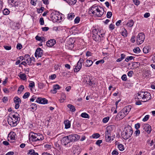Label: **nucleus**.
Wrapping results in <instances>:
<instances>
[{"mask_svg": "<svg viewBox=\"0 0 155 155\" xmlns=\"http://www.w3.org/2000/svg\"><path fill=\"white\" fill-rule=\"evenodd\" d=\"M36 102L42 104H45L48 103V100L45 98H42L41 97H38L37 98Z\"/></svg>", "mask_w": 155, "mask_h": 155, "instance_id": "14", "label": "nucleus"}, {"mask_svg": "<svg viewBox=\"0 0 155 155\" xmlns=\"http://www.w3.org/2000/svg\"><path fill=\"white\" fill-rule=\"evenodd\" d=\"M44 147L45 150H48L51 149L52 146L51 145L49 144L46 143L44 145Z\"/></svg>", "mask_w": 155, "mask_h": 155, "instance_id": "27", "label": "nucleus"}, {"mask_svg": "<svg viewBox=\"0 0 155 155\" xmlns=\"http://www.w3.org/2000/svg\"><path fill=\"white\" fill-rule=\"evenodd\" d=\"M110 127H108L107 128L105 133L106 140L107 142L110 141L111 139Z\"/></svg>", "mask_w": 155, "mask_h": 155, "instance_id": "7", "label": "nucleus"}, {"mask_svg": "<svg viewBox=\"0 0 155 155\" xmlns=\"http://www.w3.org/2000/svg\"><path fill=\"white\" fill-rule=\"evenodd\" d=\"M53 88H54V89H56V90L59 89L60 87L58 84H56L53 86Z\"/></svg>", "mask_w": 155, "mask_h": 155, "instance_id": "55", "label": "nucleus"}, {"mask_svg": "<svg viewBox=\"0 0 155 155\" xmlns=\"http://www.w3.org/2000/svg\"><path fill=\"white\" fill-rule=\"evenodd\" d=\"M24 90V87L23 85H21L18 88V92L19 94H21Z\"/></svg>", "mask_w": 155, "mask_h": 155, "instance_id": "33", "label": "nucleus"}, {"mask_svg": "<svg viewBox=\"0 0 155 155\" xmlns=\"http://www.w3.org/2000/svg\"><path fill=\"white\" fill-rule=\"evenodd\" d=\"M14 101L15 104H20L21 102L20 99L18 97H15L14 98Z\"/></svg>", "mask_w": 155, "mask_h": 155, "instance_id": "29", "label": "nucleus"}, {"mask_svg": "<svg viewBox=\"0 0 155 155\" xmlns=\"http://www.w3.org/2000/svg\"><path fill=\"white\" fill-rule=\"evenodd\" d=\"M30 95V93L28 92H27L25 93L23 96V98L24 99H26Z\"/></svg>", "mask_w": 155, "mask_h": 155, "instance_id": "44", "label": "nucleus"}, {"mask_svg": "<svg viewBox=\"0 0 155 155\" xmlns=\"http://www.w3.org/2000/svg\"><path fill=\"white\" fill-rule=\"evenodd\" d=\"M2 101L3 102L5 103L8 100V97H4L2 99Z\"/></svg>", "mask_w": 155, "mask_h": 155, "instance_id": "64", "label": "nucleus"}, {"mask_svg": "<svg viewBox=\"0 0 155 155\" xmlns=\"http://www.w3.org/2000/svg\"><path fill=\"white\" fill-rule=\"evenodd\" d=\"M45 85L42 83L39 82L38 83V87L40 89H42L45 86Z\"/></svg>", "mask_w": 155, "mask_h": 155, "instance_id": "39", "label": "nucleus"}, {"mask_svg": "<svg viewBox=\"0 0 155 155\" xmlns=\"http://www.w3.org/2000/svg\"><path fill=\"white\" fill-rule=\"evenodd\" d=\"M18 76L19 78L23 80H25L26 79V75L24 74L20 73Z\"/></svg>", "mask_w": 155, "mask_h": 155, "instance_id": "28", "label": "nucleus"}, {"mask_svg": "<svg viewBox=\"0 0 155 155\" xmlns=\"http://www.w3.org/2000/svg\"><path fill=\"white\" fill-rule=\"evenodd\" d=\"M84 81L87 84L92 86V85L94 84V82L92 81V79L90 76H86L85 77H84Z\"/></svg>", "mask_w": 155, "mask_h": 155, "instance_id": "9", "label": "nucleus"}, {"mask_svg": "<svg viewBox=\"0 0 155 155\" xmlns=\"http://www.w3.org/2000/svg\"><path fill=\"white\" fill-rule=\"evenodd\" d=\"M143 51L144 53H148L149 51V47L147 46L144 47Z\"/></svg>", "mask_w": 155, "mask_h": 155, "instance_id": "37", "label": "nucleus"}, {"mask_svg": "<svg viewBox=\"0 0 155 155\" xmlns=\"http://www.w3.org/2000/svg\"><path fill=\"white\" fill-rule=\"evenodd\" d=\"M130 106H128L125 107L122 110V111L124 112V113L127 115L130 110Z\"/></svg>", "mask_w": 155, "mask_h": 155, "instance_id": "21", "label": "nucleus"}, {"mask_svg": "<svg viewBox=\"0 0 155 155\" xmlns=\"http://www.w3.org/2000/svg\"><path fill=\"white\" fill-rule=\"evenodd\" d=\"M112 15V13L110 12H108L107 14V17L108 18H110Z\"/></svg>", "mask_w": 155, "mask_h": 155, "instance_id": "53", "label": "nucleus"}, {"mask_svg": "<svg viewBox=\"0 0 155 155\" xmlns=\"http://www.w3.org/2000/svg\"><path fill=\"white\" fill-rule=\"evenodd\" d=\"M65 124V128L66 129H68L71 127V122L68 120H65L64 122Z\"/></svg>", "mask_w": 155, "mask_h": 155, "instance_id": "23", "label": "nucleus"}, {"mask_svg": "<svg viewBox=\"0 0 155 155\" xmlns=\"http://www.w3.org/2000/svg\"><path fill=\"white\" fill-rule=\"evenodd\" d=\"M93 62L91 60H87L85 62V66L87 67L91 66L93 64Z\"/></svg>", "mask_w": 155, "mask_h": 155, "instance_id": "24", "label": "nucleus"}, {"mask_svg": "<svg viewBox=\"0 0 155 155\" xmlns=\"http://www.w3.org/2000/svg\"><path fill=\"white\" fill-rule=\"evenodd\" d=\"M133 51L134 52L136 53H139L140 51V50L139 47H137L134 48Z\"/></svg>", "mask_w": 155, "mask_h": 155, "instance_id": "46", "label": "nucleus"}, {"mask_svg": "<svg viewBox=\"0 0 155 155\" xmlns=\"http://www.w3.org/2000/svg\"><path fill=\"white\" fill-rule=\"evenodd\" d=\"M133 74V72L132 71H129L127 75L129 77H131Z\"/></svg>", "mask_w": 155, "mask_h": 155, "instance_id": "56", "label": "nucleus"}, {"mask_svg": "<svg viewBox=\"0 0 155 155\" xmlns=\"http://www.w3.org/2000/svg\"><path fill=\"white\" fill-rule=\"evenodd\" d=\"M68 137L71 142L77 141L80 138L79 136L77 134L70 135Z\"/></svg>", "mask_w": 155, "mask_h": 155, "instance_id": "10", "label": "nucleus"}, {"mask_svg": "<svg viewBox=\"0 0 155 155\" xmlns=\"http://www.w3.org/2000/svg\"><path fill=\"white\" fill-rule=\"evenodd\" d=\"M61 98L60 99H59V101L61 103H62L64 102V101L65 100L66 97L65 95L63 94L62 95Z\"/></svg>", "mask_w": 155, "mask_h": 155, "instance_id": "42", "label": "nucleus"}, {"mask_svg": "<svg viewBox=\"0 0 155 155\" xmlns=\"http://www.w3.org/2000/svg\"><path fill=\"white\" fill-rule=\"evenodd\" d=\"M122 79L124 81H126L127 80V76L125 74H123L121 77Z\"/></svg>", "mask_w": 155, "mask_h": 155, "instance_id": "57", "label": "nucleus"}, {"mask_svg": "<svg viewBox=\"0 0 155 155\" xmlns=\"http://www.w3.org/2000/svg\"><path fill=\"white\" fill-rule=\"evenodd\" d=\"M109 28L110 30H113L114 28V25L113 24H111L109 25Z\"/></svg>", "mask_w": 155, "mask_h": 155, "instance_id": "54", "label": "nucleus"}, {"mask_svg": "<svg viewBox=\"0 0 155 155\" xmlns=\"http://www.w3.org/2000/svg\"><path fill=\"white\" fill-rule=\"evenodd\" d=\"M104 12V9L99 6L94 5L89 9V13L92 14L94 16L98 17H101Z\"/></svg>", "mask_w": 155, "mask_h": 155, "instance_id": "1", "label": "nucleus"}, {"mask_svg": "<svg viewBox=\"0 0 155 155\" xmlns=\"http://www.w3.org/2000/svg\"><path fill=\"white\" fill-rule=\"evenodd\" d=\"M118 153L117 151L116 150H114L112 153V155H118Z\"/></svg>", "mask_w": 155, "mask_h": 155, "instance_id": "60", "label": "nucleus"}, {"mask_svg": "<svg viewBox=\"0 0 155 155\" xmlns=\"http://www.w3.org/2000/svg\"><path fill=\"white\" fill-rule=\"evenodd\" d=\"M150 94L147 91H140L138 92L136 99H142L143 102H146L151 99Z\"/></svg>", "mask_w": 155, "mask_h": 155, "instance_id": "3", "label": "nucleus"}, {"mask_svg": "<svg viewBox=\"0 0 155 155\" xmlns=\"http://www.w3.org/2000/svg\"><path fill=\"white\" fill-rule=\"evenodd\" d=\"M40 23L41 25H43L44 24V20L42 18H41L40 19Z\"/></svg>", "mask_w": 155, "mask_h": 155, "instance_id": "62", "label": "nucleus"}, {"mask_svg": "<svg viewBox=\"0 0 155 155\" xmlns=\"http://www.w3.org/2000/svg\"><path fill=\"white\" fill-rule=\"evenodd\" d=\"M55 43L56 41L54 39H51L47 42L46 45L48 47H51L53 46Z\"/></svg>", "mask_w": 155, "mask_h": 155, "instance_id": "17", "label": "nucleus"}, {"mask_svg": "<svg viewBox=\"0 0 155 155\" xmlns=\"http://www.w3.org/2000/svg\"><path fill=\"white\" fill-rule=\"evenodd\" d=\"M143 129L148 134H150L151 130V126L148 124H144L143 126Z\"/></svg>", "mask_w": 155, "mask_h": 155, "instance_id": "15", "label": "nucleus"}, {"mask_svg": "<svg viewBox=\"0 0 155 155\" xmlns=\"http://www.w3.org/2000/svg\"><path fill=\"white\" fill-rule=\"evenodd\" d=\"M35 86V83L33 81H31L29 84V86L30 87L33 88Z\"/></svg>", "mask_w": 155, "mask_h": 155, "instance_id": "50", "label": "nucleus"}, {"mask_svg": "<svg viewBox=\"0 0 155 155\" xmlns=\"http://www.w3.org/2000/svg\"><path fill=\"white\" fill-rule=\"evenodd\" d=\"M100 137V135L98 133H95L93 134L90 137V138H97Z\"/></svg>", "mask_w": 155, "mask_h": 155, "instance_id": "34", "label": "nucleus"}, {"mask_svg": "<svg viewBox=\"0 0 155 155\" xmlns=\"http://www.w3.org/2000/svg\"><path fill=\"white\" fill-rule=\"evenodd\" d=\"M37 141L42 140L43 139V136L39 133L37 134Z\"/></svg>", "mask_w": 155, "mask_h": 155, "instance_id": "31", "label": "nucleus"}, {"mask_svg": "<svg viewBox=\"0 0 155 155\" xmlns=\"http://www.w3.org/2000/svg\"><path fill=\"white\" fill-rule=\"evenodd\" d=\"M80 21V18L79 17H77L74 20V22L76 24L78 23Z\"/></svg>", "mask_w": 155, "mask_h": 155, "instance_id": "51", "label": "nucleus"}, {"mask_svg": "<svg viewBox=\"0 0 155 155\" xmlns=\"http://www.w3.org/2000/svg\"><path fill=\"white\" fill-rule=\"evenodd\" d=\"M70 142V141L69 139L68 136L63 137L62 140V143L65 146H66Z\"/></svg>", "mask_w": 155, "mask_h": 155, "instance_id": "16", "label": "nucleus"}, {"mask_svg": "<svg viewBox=\"0 0 155 155\" xmlns=\"http://www.w3.org/2000/svg\"><path fill=\"white\" fill-rule=\"evenodd\" d=\"M43 50L40 48H38L35 51V56L36 57H41L43 55Z\"/></svg>", "mask_w": 155, "mask_h": 155, "instance_id": "13", "label": "nucleus"}, {"mask_svg": "<svg viewBox=\"0 0 155 155\" xmlns=\"http://www.w3.org/2000/svg\"><path fill=\"white\" fill-rule=\"evenodd\" d=\"M43 38L42 37H40L37 35L35 37V38L36 40L39 41L41 42H42L43 41Z\"/></svg>", "mask_w": 155, "mask_h": 155, "instance_id": "47", "label": "nucleus"}, {"mask_svg": "<svg viewBox=\"0 0 155 155\" xmlns=\"http://www.w3.org/2000/svg\"><path fill=\"white\" fill-rule=\"evenodd\" d=\"M134 24V22L133 20L131 19L128 21L126 25L127 26L131 27L133 26Z\"/></svg>", "mask_w": 155, "mask_h": 155, "instance_id": "26", "label": "nucleus"}, {"mask_svg": "<svg viewBox=\"0 0 155 155\" xmlns=\"http://www.w3.org/2000/svg\"><path fill=\"white\" fill-rule=\"evenodd\" d=\"M93 54L89 51H87L86 53V56L87 57L91 56Z\"/></svg>", "mask_w": 155, "mask_h": 155, "instance_id": "59", "label": "nucleus"}, {"mask_svg": "<svg viewBox=\"0 0 155 155\" xmlns=\"http://www.w3.org/2000/svg\"><path fill=\"white\" fill-rule=\"evenodd\" d=\"M75 16L74 13H71L68 14V18L69 20H72L73 19Z\"/></svg>", "mask_w": 155, "mask_h": 155, "instance_id": "30", "label": "nucleus"}, {"mask_svg": "<svg viewBox=\"0 0 155 155\" xmlns=\"http://www.w3.org/2000/svg\"><path fill=\"white\" fill-rule=\"evenodd\" d=\"M18 114L17 112L12 114L8 119V124L12 127L16 126L20 120Z\"/></svg>", "mask_w": 155, "mask_h": 155, "instance_id": "2", "label": "nucleus"}, {"mask_svg": "<svg viewBox=\"0 0 155 155\" xmlns=\"http://www.w3.org/2000/svg\"><path fill=\"white\" fill-rule=\"evenodd\" d=\"M134 58V57L132 56H128L125 59V61L126 62H128L130 60H132Z\"/></svg>", "mask_w": 155, "mask_h": 155, "instance_id": "45", "label": "nucleus"}, {"mask_svg": "<svg viewBox=\"0 0 155 155\" xmlns=\"http://www.w3.org/2000/svg\"><path fill=\"white\" fill-rule=\"evenodd\" d=\"M51 15L52 18H54L56 21L59 20L60 19H61V17L60 14L53 13Z\"/></svg>", "mask_w": 155, "mask_h": 155, "instance_id": "19", "label": "nucleus"}, {"mask_svg": "<svg viewBox=\"0 0 155 155\" xmlns=\"http://www.w3.org/2000/svg\"><path fill=\"white\" fill-rule=\"evenodd\" d=\"M140 133V131L139 130H137L135 132V134L136 136H138Z\"/></svg>", "mask_w": 155, "mask_h": 155, "instance_id": "63", "label": "nucleus"}, {"mask_svg": "<svg viewBox=\"0 0 155 155\" xmlns=\"http://www.w3.org/2000/svg\"><path fill=\"white\" fill-rule=\"evenodd\" d=\"M68 107L70 109V110L72 112H74L75 110L74 107L71 104H68Z\"/></svg>", "mask_w": 155, "mask_h": 155, "instance_id": "32", "label": "nucleus"}, {"mask_svg": "<svg viewBox=\"0 0 155 155\" xmlns=\"http://www.w3.org/2000/svg\"><path fill=\"white\" fill-rule=\"evenodd\" d=\"M109 120V117H104L103 120V121L104 123H106Z\"/></svg>", "mask_w": 155, "mask_h": 155, "instance_id": "48", "label": "nucleus"}, {"mask_svg": "<svg viewBox=\"0 0 155 155\" xmlns=\"http://www.w3.org/2000/svg\"><path fill=\"white\" fill-rule=\"evenodd\" d=\"M92 37L95 41H98L100 39V32H97V30L96 29H94L92 31Z\"/></svg>", "mask_w": 155, "mask_h": 155, "instance_id": "6", "label": "nucleus"}, {"mask_svg": "<svg viewBox=\"0 0 155 155\" xmlns=\"http://www.w3.org/2000/svg\"><path fill=\"white\" fill-rule=\"evenodd\" d=\"M83 59H80L77 64V65L74 68V71L75 72H78L81 69L82 66V63L83 62Z\"/></svg>", "mask_w": 155, "mask_h": 155, "instance_id": "8", "label": "nucleus"}, {"mask_svg": "<svg viewBox=\"0 0 155 155\" xmlns=\"http://www.w3.org/2000/svg\"><path fill=\"white\" fill-rule=\"evenodd\" d=\"M77 0H68L67 2L70 5H74L76 3Z\"/></svg>", "mask_w": 155, "mask_h": 155, "instance_id": "35", "label": "nucleus"}, {"mask_svg": "<svg viewBox=\"0 0 155 155\" xmlns=\"http://www.w3.org/2000/svg\"><path fill=\"white\" fill-rule=\"evenodd\" d=\"M31 108L34 111H35L37 109V105L36 104L33 103L31 105Z\"/></svg>", "mask_w": 155, "mask_h": 155, "instance_id": "36", "label": "nucleus"}, {"mask_svg": "<svg viewBox=\"0 0 155 155\" xmlns=\"http://www.w3.org/2000/svg\"><path fill=\"white\" fill-rule=\"evenodd\" d=\"M104 60L101 59L100 60L98 61H97L96 62L95 64H96L98 65L100 63H104Z\"/></svg>", "mask_w": 155, "mask_h": 155, "instance_id": "52", "label": "nucleus"}, {"mask_svg": "<svg viewBox=\"0 0 155 155\" xmlns=\"http://www.w3.org/2000/svg\"><path fill=\"white\" fill-rule=\"evenodd\" d=\"M8 3L10 7L16 6L19 3V0H8Z\"/></svg>", "mask_w": 155, "mask_h": 155, "instance_id": "11", "label": "nucleus"}, {"mask_svg": "<svg viewBox=\"0 0 155 155\" xmlns=\"http://www.w3.org/2000/svg\"><path fill=\"white\" fill-rule=\"evenodd\" d=\"M28 155H38L37 153L35 152V150L33 149H30L28 151Z\"/></svg>", "mask_w": 155, "mask_h": 155, "instance_id": "25", "label": "nucleus"}, {"mask_svg": "<svg viewBox=\"0 0 155 155\" xmlns=\"http://www.w3.org/2000/svg\"><path fill=\"white\" fill-rule=\"evenodd\" d=\"M3 14L5 15H7L10 13V11L8 9L5 8L4 9L3 11Z\"/></svg>", "mask_w": 155, "mask_h": 155, "instance_id": "40", "label": "nucleus"}, {"mask_svg": "<svg viewBox=\"0 0 155 155\" xmlns=\"http://www.w3.org/2000/svg\"><path fill=\"white\" fill-rule=\"evenodd\" d=\"M24 60L26 62V63L28 65L30 64L31 63V59L28 54L26 55L24 57Z\"/></svg>", "mask_w": 155, "mask_h": 155, "instance_id": "20", "label": "nucleus"}, {"mask_svg": "<svg viewBox=\"0 0 155 155\" xmlns=\"http://www.w3.org/2000/svg\"><path fill=\"white\" fill-rule=\"evenodd\" d=\"M133 131L132 127L130 126L126 127L122 133L121 136L125 140H127L132 135Z\"/></svg>", "mask_w": 155, "mask_h": 155, "instance_id": "4", "label": "nucleus"}, {"mask_svg": "<svg viewBox=\"0 0 155 155\" xmlns=\"http://www.w3.org/2000/svg\"><path fill=\"white\" fill-rule=\"evenodd\" d=\"M134 3L136 5H138L140 4V2L138 0H133Z\"/></svg>", "mask_w": 155, "mask_h": 155, "instance_id": "58", "label": "nucleus"}, {"mask_svg": "<svg viewBox=\"0 0 155 155\" xmlns=\"http://www.w3.org/2000/svg\"><path fill=\"white\" fill-rule=\"evenodd\" d=\"M37 137V134L31 133L30 134V140H32L33 141H36Z\"/></svg>", "mask_w": 155, "mask_h": 155, "instance_id": "18", "label": "nucleus"}, {"mask_svg": "<svg viewBox=\"0 0 155 155\" xmlns=\"http://www.w3.org/2000/svg\"><path fill=\"white\" fill-rule=\"evenodd\" d=\"M127 30L125 29H124V30L121 33L122 35L123 36L125 37L127 36Z\"/></svg>", "mask_w": 155, "mask_h": 155, "instance_id": "43", "label": "nucleus"}, {"mask_svg": "<svg viewBox=\"0 0 155 155\" xmlns=\"http://www.w3.org/2000/svg\"><path fill=\"white\" fill-rule=\"evenodd\" d=\"M149 117L150 116L149 115H146L144 118L142 120L144 122L146 121L149 119Z\"/></svg>", "mask_w": 155, "mask_h": 155, "instance_id": "49", "label": "nucleus"}, {"mask_svg": "<svg viewBox=\"0 0 155 155\" xmlns=\"http://www.w3.org/2000/svg\"><path fill=\"white\" fill-rule=\"evenodd\" d=\"M126 116V114L121 110L117 114L115 120H120Z\"/></svg>", "mask_w": 155, "mask_h": 155, "instance_id": "12", "label": "nucleus"}, {"mask_svg": "<svg viewBox=\"0 0 155 155\" xmlns=\"http://www.w3.org/2000/svg\"><path fill=\"white\" fill-rule=\"evenodd\" d=\"M145 35L143 33H139L137 37V44L140 45L144 41Z\"/></svg>", "mask_w": 155, "mask_h": 155, "instance_id": "5", "label": "nucleus"}, {"mask_svg": "<svg viewBox=\"0 0 155 155\" xmlns=\"http://www.w3.org/2000/svg\"><path fill=\"white\" fill-rule=\"evenodd\" d=\"M37 0H31V4L34 6H35L36 5V2Z\"/></svg>", "mask_w": 155, "mask_h": 155, "instance_id": "61", "label": "nucleus"}, {"mask_svg": "<svg viewBox=\"0 0 155 155\" xmlns=\"http://www.w3.org/2000/svg\"><path fill=\"white\" fill-rule=\"evenodd\" d=\"M15 134L12 132H10L8 135V137L11 140H15Z\"/></svg>", "mask_w": 155, "mask_h": 155, "instance_id": "22", "label": "nucleus"}, {"mask_svg": "<svg viewBox=\"0 0 155 155\" xmlns=\"http://www.w3.org/2000/svg\"><path fill=\"white\" fill-rule=\"evenodd\" d=\"M118 149L120 151H123L124 150V146L122 144H119L118 145Z\"/></svg>", "mask_w": 155, "mask_h": 155, "instance_id": "41", "label": "nucleus"}, {"mask_svg": "<svg viewBox=\"0 0 155 155\" xmlns=\"http://www.w3.org/2000/svg\"><path fill=\"white\" fill-rule=\"evenodd\" d=\"M81 116L82 117L85 118H89V117L88 114L86 113H82L81 114Z\"/></svg>", "mask_w": 155, "mask_h": 155, "instance_id": "38", "label": "nucleus"}]
</instances>
